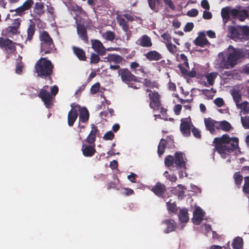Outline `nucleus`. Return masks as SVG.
I'll return each instance as SVG.
<instances>
[{
  "label": "nucleus",
  "mask_w": 249,
  "mask_h": 249,
  "mask_svg": "<svg viewBox=\"0 0 249 249\" xmlns=\"http://www.w3.org/2000/svg\"><path fill=\"white\" fill-rule=\"evenodd\" d=\"M239 139L237 137L231 138L228 134H225L220 137L214 139L213 143L214 148L223 158H226V152L231 153L239 148Z\"/></svg>",
  "instance_id": "1"
},
{
  "label": "nucleus",
  "mask_w": 249,
  "mask_h": 249,
  "mask_svg": "<svg viewBox=\"0 0 249 249\" xmlns=\"http://www.w3.org/2000/svg\"><path fill=\"white\" fill-rule=\"evenodd\" d=\"M53 68L54 66L52 62L45 57H41L38 60L35 66L37 76L50 81L51 83L53 81L52 74Z\"/></svg>",
  "instance_id": "2"
},
{
  "label": "nucleus",
  "mask_w": 249,
  "mask_h": 249,
  "mask_svg": "<svg viewBox=\"0 0 249 249\" xmlns=\"http://www.w3.org/2000/svg\"><path fill=\"white\" fill-rule=\"evenodd\" d=\"M229 53L227 60L223 58L219 64V68L228 69L232 68L237 64L238 61L242 57L243 54L239 49H235L230 45L229 46Z\"/></svg>",
  "instance_id": "3"
},
{
  "label": "nucleus",
  "mask_w": 249,
  "mask_h": 249,
  "mask_svg": "<svg viewBox=\"0 0 249 249\" xmlns=\"http://www.w3.org/2000/svg\"><path fill=\"white\" fill-rule=\"evenodd\" d=\"M118 73L121 79L124 83L126 84L129 87L134 89H138L140 87L135 85L134 83H142L141 79L138 77L135 76L127 68H122L118 71Z\"/></svg>",
  "instance_id": "4"
},
{
  "label": "nucleus",
  "mask_w": 249,
  "mask_h": 249,
  "mask_svg": "<svg viewBox=\"0 0 249 249\" xmlns=\"http://www.w3.org/2000/svg\"><path fill=\"white\" fill-rule=\"evenodd\" d=\"M39 38L40 41V50L45 54L53 53L56 49L52 38L47 31L40 33Z\"/></svg>",
  "instance_id": "5"
},
{
  "label": "nucleus",
  "mask_w": 249,
  "mask_h": 249,
  "mask_svg": "<svg viewBox=\"0 0 249 249\" xmlns=\"http://www.w3.org/2000/svg\"><path fill=\"white\" fill-rule=\"evenodd\" d=\"M136 16L134 13L129 10H125L120 13H117L116 20L118 24L121 26L124 32L128 30V22H132L135 20Z\"/></svg>",
  "instance_id": "6"
},
{
  "label": "nucleus",
  "mask_w": 249,
  "mask_h": 249,
  "mask_svg": "<svg viewBox=\"0 0 249 249\" xmlns=\"http://www.w3.org/2000/svg\"><path fill=\"white\" fill-rule=\"evenodd\" d=\"M21 20L18 18L13 20L11 25L9 26L2 31V35L6 37L12 38L14 36L18 35Z\"/></svg>",
  "instance_id": "7"
},
{
  "label": "nucleus",
  "mask_w": 249,
  "mask_h": 249,
  "mask_svg": "<svg viewBox=\"0 0 249 249\" xmlns=\"http://www.w3.org/2000/svg\"><path fill=\"white\" fill-rule=\"evenodd\" d=\"M48 87V85L44 86L42 89H40L37 96L44 102L45 107L49 109L52 108L53 105L54 97L47 90Z\"/></svg>",
  "instance_id": "8"
},
{
  "label": "nucleus",
  "mask_w": 249,
  "mask_h": 249,
  "mask_svg": "<svg viewBox=\"0 0 249 249\" xmlns=\"http://www.w3.org/2000/svg\"><path fill=\"white\" fill-rule=\"evenodd\" d=\"M34 3L33 0H26L21 6L15 9H10L9 11L11 13L15 12L13 15V16H18L22 17L26 14L27 11L32 8Z\"/></svg>",
  "instance_id": "9"
},
{
  "label": "nucleus",
  "mask_w": 249,
  "mask_h": 249,
  "mask_svg": "<svg viewBox=\"0 0 249 249\" xmlns=\"http://www.w3.org/2000/svg\"><path fill=\"white\" fill-rule=\"evenodd\" d=\"M17 43L6 38L0 37V47L8 53L14 54L17 53Z\"/></svg>",
  "instance_id": "10"
},
{
  "label": "nucleus",
  "mask_w": 249,
  "mask_h": 249,
  "mask_svg": "<svg viewBox=\"0 0 249 249\" xmlns=\"http://www.w3.org/2000/svg\"><path fill=\"white\" fill-rule=\"evenodd\" d=\"M146 91L148 92V96L150 100L149 106L154 110H158L161 106L160 95L157 91H152L147 89Z\"/></svg>",
  "instance_id": "11"
},
{
  "label": "nucleus",
  "mask_w": 249,
  "mask_h": 249,
  "mask_svg": "<svg viewBox=\"0 0 249 249\" xmlns=\"http://www.w3.org/2000/svg\"><path fill=\"white\" fill-rule=\"evenodd\" d=\"M190 117L187 118L182 119L180 124V130L184 137H189L191 135V129L193 127Z\"/></svg>",
  "instance_id": "12"
},
{
  "label": "nucleus",
  "mask_w": 249,
  "mask_h": 249,
  "mask_svg": "<svg viewBox=\"0 0 249 249\" xmlns=\"http://www.w3.org/2000/svg\"><path fill=\"white\" fill-rule=\"evenodd\" d=\"M90 41L91 47L95 52L101 56L106 54L107 50L99 40L92 39Z\"/></svg>",
  "instance_id": "13"
},
{
  "label": "nucleus",
  "mask_w": 249,
  "mask_h": 249,
  "mask_svg": "<svg viewBox=\"0 0 249 249\" xmlns=\"http://www.w3.org/2000/svg\"><path fill=\"white\" fill-rule=\"evenodd\" d=\"M77 33L79 38L86 44L89 43V38L86 27L80 23H77Z\"/></svg>",
  "instance_id": "14"
},
{
  "label": "nucleus",
  "mask_w": 249,
  "mask_h": 249,
  "mask_svg": "<svg viewBox=\"0 0 249 249\" xmlns=\"http://www.w3.org/2000/svg\"><path fill=\"white\" fill-rule=\"evenodd\" d=\"M91 130L84 141L89 144H95L96 136L99 134V130L94 124L91 125Z\"/></svg>",
  "instance_id": "15"
},
{
  "label": "nucleus",
  "mask_w": 249,
  "mask_h": 249,
  "mask_svg": "<svg viewBox=\"0 0 249 249\" xmlns=\"http://www.w3.org/2000/svg\"><path fill=\"white\" fill-rule=\"evenodd\" d=\"M151 191L155 195L163 198L166 191V187L164 184L158 182L152 187Z\"/></svg>",
  "instance_id": "16"
},
{
  "label": "nucleus",
  "mask_w": 249,
  "mask_h": 249,
  "mask_svg": "<svg viewBox=\"0 0 249 249\" xmlns=\"http://www.w3.org/2000/svg\"><path fill=\"white\" fill-rule=\"evenodd\" d=\"M204 217V213L200 207L196 208L193 212L192 221L196 225H199Z\"/></svg>",
  "instance_id": "17"
},
{
  "label": "nucleus",
  "mask_w": 249,
  "mask_h": 249,
  "mask_svg": "<svg viewBox=\"0 0 249 249\" xmlns=\"http://www.w3.org/2000/svg\"><path fill=\"white\" fill-rule=\"evenodd\" d=\"M95 145V144L89 145L83 144L82 146V151L83 155L86 157H92L96 152Z\"/></svg>",
  "instance_id": "18"
},
{
  "label": "nucleus",
  "mask_w": 249,
  "mask_h": 249,
  "mask_svg": "<svg viewBox=\"0 0 249 249\" xmlns=\"http://www.w3.org/2000/svg\"><path fill=\"white\" fill-rule=\"evenodd\" d=\"M174 162L178 169H185V161L183 160V153L177 152L175 154Z\"/></svg>",
  "instance_id": "19"
},
{
  "label": "nucleus",
  "mask_w": 249,
  "mask_h": 249,
  "mask_svg": "<svg viewBox=\"0 0 249 249\" xmlns=\"http://www.w3.org/2000/svg\"><path fill=\"white\" fill-rule=\"evenodd\" d=\"M138 45L142 47L150 48L152 46L151 38L146 35L142 36L136 42Z\"/></svg>",
  "instance_id": "20"
},
{
  "label": "nucleus",
  "mask_w": 249,
  "mask_h": 249,
  "mask_svg": "<svg viewBox=\"0 0 249 249\" xmlns=\"http://www.w3.org/2000/svg\"><path fill=\"white\" fill-rule=\"evenodd\" d=\"M44 4L41 2H36L35 3L33 13L35 17H41L45 13Z\"/></svg>",
  "instance_id": "21"
},
{
  "label": "nucleus",
  "mask_w": 249,
  "mask_h": 249,
  "mask_svg": "<svg viewBox=\"0 0 249 249\" xmlns=\"http://www.w3.org/2000/svg\"><path fill=\"white\" fill-rule=\"evenodd\" d=\"M232 96L237 107L239 109H242L244 111H247L248 103L247 102H244L240 103L241 100V96L238 93H234L233 94Z\"/></svg>",
  "instance_id": "22"
},
{
  "label": "nucleus",
  "mask_w": 249,
  "mask_h": 249,
  "mask_svg": "<svg viewBox=\"0 0 249 249\" xmlns=\"http://www.w3.org/2000/svg\"><path fill=\"white\" fill-rule=\"evenodd\" d=\"M204 123L206 129L211 134H214L215 132L214 126L215 124H218V121L214 120L209 117L204 119Z\"/></svg>",
  "instance_id": "23"
},
{
  "label": "nucleus",
  "mask_w": 249,
  "mask_h": 249,
  "mask_svg": "<svg viewBox=\"0 0 249 249\" xmlns=\"http://www.w3.org/2000/svg\"><path fill=\"white\" fill-rule=\"evenodd\" d=\"M162 223L167 227L165 231V233H166L175 231L177 227L176 222L172 219L164 220Z\"/></svg>",
  "instance_id": "24"
},
{
  "label": "nucleus",
  "mask_w": 249,
  "mask_h": 249,
  "mask_svg": "<svg viewBox=\"0 0 249 249\" xmlns=\"http://www.w3.org/2000/svg\"><path fill=\"white\" fill-rule=\"evenodd\" d=\"M149 61H158L162 58V55L158 52L153 50L148 52L144 54Z\"/></svg>",
  "instance_id": "25"
},
{
  "label": "nucleus",
  "mask_w": 249,
  "mask_h": 249,
  "mask_svg": "<svg viewBox=\"0 0 249 249\" xmlns=\"http://www.w3.org/2000/svg\"><path fill=\"white\" fill-rule=\"evenodd\" d=\"M78 115V112L76 109H71L68 114V124L69 126H73L77 118Z\"/></svg>",
  "instance_id": "26"
},
{
  "label": "nucleus",
  "mask_w": 249,
  "mask_h": 249,
  "mask_svg": "<svg viewBox=\"0 0 249 249\" xmlns=\"http://www.w3.org/2000/svg\"><path fill=\"white\" fill-rule=\"evenodd\" d=\"M72 49L74 54L80 60L83 61L87 60L85 52L82 48L76 46H72Z\"/></svg>",
  "instance_id": "27"
},
{
  "label": "nucleus",
  "mask_w": 249,
  "mask_h": 249,
  "mask_svg": "<svg viewBox=\"0 0 249 249\" xmlns=\"http://www.w3.org/2000/svg\"><path fill=\"white\" fill-rule=\"evenodd\" d=\"M130 69L132 71L136 74H139L140 73H142L143 74H145L143 67L142 66H141L139 63L135 61L131 62L130 65Z\"/></svg>",
  "instance_id": "28"
},
{
  "label": "nucleus",
  "mask_w": 249,
  "mask_h": 249,
  "mask_svg": "<svg viewBox=\"0 0 249 249\" xmlns=\"http://www.w3.org/2000/svg\"><path fill=\"white\" fill-rule=\"evenodd\" d=\"M89 112L87 108L82 107L79 110V121L80 122L84 123L89 121Z\"/></svg>",
  "instance_id": "29"
},
{
  "label": "nucleus",
  "mask_w": 249,
  "mask_h": 249,
  "mask_svg": "<svg viewBox=\"0 0 249 249\" xmlns=\"http://www.w3.org/2000/svg\"><path fill=\"white\" fill-rule=\"evenodd\" d=\"M149 8L155 12H158L159 10V6L161 3V0H147Z\"/></svg>",
  "instance_id": "30"
},
{
  "label": "nucleus",
  "mask_w": 249,
  "mask_h": 249,
  "mask_svg": "<svg viewBox=\"0 0 249 249\" xmlns=\"http://www.w3.org/2000/svg\"><path fill=\"white\" fill-rule=\"evenodd\" d=\"M107 59L110 63L113 62L116 64L121 63L123 59L121 56L115 54H108Z\"/></svg>",
  "instance_id": "31"
},
{
  "label": "nucleus",
  "mask_w": 249,
  "mask_h": 249,
  "mask_svg": "<svg viewBox=\"0 0 249 249\" xmlns=\"http://www.w3.org/2000/svg\"><path fill=\"white\" fill-rule=\"evenodd\" d=\"M36 32V25L35 23L33 22L30 24L28 26L27 30V36L26 38V41H31L32 40L33 36Z\"/></svg>",
  "instance_id": "32"
},
{
  "label": "nucleus",
  "mask_w": 249,
  "mask_h": 249,
  "mask_svg": "<svg viewBox=\"0 0 249 249\" xmlns=\"http://www.w3.org/2000/svg\"><path fill=\"white\" fill-rule=\"evenodd\" d=\"M243 239L241 237L237 236L234 238L232 247L233 249H241L243 246Z\"/></svg>",
  "instance_id": "33"
},
{
  "label": "nucleus",
  "mask_w": 249,
  "mask_h": 249,
  "mask_svg": "<svg viewBox=\"0 0 249 249\" xmlns=\"http://www.w3.org/2000/svg\"><path fill=\"white\" fill-rule=\"evenodd\" d=\"M230 14V8L229 7H226L221 9V15L224 23H226L229 20Z\"/></svg>",
  "instance_id": "34"
},
{
  "label": "nucleus",
  "mask_w": 249,
  "mask_h": 249,
  "mask_svg": "<svg viewBox=\"0 0 249 249\" xmlns=\"http://www.w3.org/2000/svg\"><path fill=\"white\" fill-rule=\"evenodd\" d=\"M179 220L182 223H186L189 220L188 211L186 209H181L178 213Z\"/></svg>",
  "instance_id": "35"
},
{
  "label": "nucleus",
  "mask_w": 249,
  "mask_h": 249,
  "mask_svg": "<svg viewBox=\"0 0 249 249\" xmlns=\"http://www.w3.org/2000/svg\"><path fill=\"white\" fill-rule=\"evenodd\" d=\"M218 75V73L217 72H212L206 75V78L210 86H213L214 84L215 79Z\"/></svg>",
  "instance_id": "36"
},
{
  "label": "nucleus",
  "mask_w": 249,
  "mask_h": 249,
  "mask_svg": "<svg viewBox=\"0 0 249 249\" xmlns=\"http://www.w3.org/2000/svg\"><path fill=\"white\" fill-rule=\"evenodd\" d=\"M194 43L196 46L204 47L210 44L206 37H197L194 40Z\"/></svg>",
  "instance_id": "37"
},
{
  "label": "nucleus",
  "mask_w": 249,
  "mask_h": 249,
  "mask_svg": "<svg viewBox=\"0 0 249 249\" xmlns=\"http://www.w3.org/2000/svg\"><path fill=\"white\" fill-rule=\"evenodd\" d=\"M166 142L164 139H161L158 147V153L159 157H160L164 152L165 149Z\"/></svg>",
  "instance_id": "38"
},
{
  "label": "nucleus",
  "mask_w": 249,
  "mask_h": 249,
  "mask_svg": "<svg viewBox=\"0 0 249 249\" xmlns=\"http://www.w3.org/2000/svg\"><path fill=\"white\" fill-rule=\"evenodd\" d=\"M220 126L221 130L226 132L229 131L232 128L231 124L225 120L220 122Z\"/></svg>",
  "instance_id": "39"
},
{
  "label": "nucleus",
  "mask_w": 249,
  "mask_h": 249,
  "mask_svg": "<svg viewBox=\"0 0 249 249\" xmlns=\"http://www.w3.org/2000/svg\"><path fill=\"white\" fill-rule=\"evenodd\" d=\"M233 178L234 179L235 183L239 188L243 180V177L240 175V172H236L234 174Z\"/></svg>",
  "instance_id": "40"
},
{
  "label": "nucleus",
  "mask_w": 249,
  "mask_h": 249,
  "mask_svg": "<svg viewBox=\"0 0 249 249\" xmlns=\"http://www.w3.org/2000/svg\"><path fill=\"white\" fill-rule=\"evenodd\" d=\"M102 36L105 39L110 41H112L115 39V34L111 31H107Z\"/></svg>",
  "instance_id": "41"
},
{
  "label": "nucleus",
  "mask_w": 249,
  "mask_h": 249,
  "mask_svg": "<svg viewBox=\"0 0 249 249\" xmlns=\"http://www.w3.org/2000/svg\"><path fill=\"white\" fill-rule=\"evenodd\" d=\"M99 54H98L97 53H91L90 55V62L91 64H97L100 61V58L99 57Z\"/></svg>",
  "instance_id": "42"
},
{
  "label": "nucleus",
  "mask_w": 249,
  "mask_h": 249,
  "mask_svg": "<svg viewBox=\"0 0 249 249\" xmlns=\"http://www.w3.org/2000/svg\"><path fill=\"white\" fill-rule=\"evenodd\" d=\"M243 191L247 194H249V176L244 178V184L243 187Z\"/></svg>",
  "instance_id": "43"
},
{
  "label": "nucleus",
  "mask_w": 249,
  "mask_h": 249,
  "mask_svg": "<svg viewBox=\"0 0 249 249\" xmlns=\"http://www.w3.org/2000/svg\"><path fill=\"white\" fill-rule=\"evenodd\" d=\"M166 204L168 211L172 213H175L176 212L177 206L174 202L171 203V200H170L169 201L166 202Z\"/></svg>",
  "instance_id": "44"
},
{
  "label": "nucleus",
  "mask_w": 249,
  "mask_h": 249,
  "mask_svg": "<svg viewBox=\"0 0 249 249\" xmlns=\"http://www.w3.org/2000/svg\"><path fill=\"white\" fill-rule=\"evenodd\" d=\"M241 121L243 127L245 129H249V116H245L241 117Z\"/></svg>",
  "instance_id": "45"
},
{
  "label": "nucleus",
  "mask_w": 249,
  "mask_h": 249,
  "mask_svg": "<svg viewBox=\"0 0 249 249\" xmlns=\"http://www.w3.org/2000/svg\"><path fill=\"white\" fill-rule=\"evenodd\" d=\"M248 16L249 14L248 11L247 10H243L239 11V14L237 17L240 21H243L246 18L248 17Z\"/></svg>",
  "instance_id": "46"
},
{
  "label": "nucleus",
  "mask_w": 249,
  "mask_h": 249,
  "mask_svg": "<svg viewBox=\"0 0 249 249\" xmlns=\"http://www.w3.org/2000/svg\"><path fill=\"white\" fill-rule=\"evenodd\" d=\"M174 162V159L173 156L168 155L166 156L164 160L165 165L167 167H170L173 165Z\"/></svg>",
  "instance_id": "47"
},
{
  "label": "nucleus",
  "mask_w": 249,
  "mask_h": 249,
  "mask_svg": "<svg viewBox=\"0 0 249 249\" xmlns=\"http://www.w3.org/2000/svg\"><path fill=\"white\" fill-rule=\"evenodd\" d=\"M166 178L171 182H175L177 180L176 176L174 174L169 175L168 172L166 171L163 174Z\"/></svg>",
  "instance_id": "48"
},
{
  "label": "nucleus",
  "mask_w": 249,
  "mask_h": 249,
  "mask_svg": "<svg viewBox=\"0 0 249 249\" xmlns=\"http://www.w3.org/2000/svg\"><path fill=\"white\" fill-rule=\"evenodd\" d=\"M192 132L194 136L197 139H200L201 137V135L200 134V131L199 130L193 126V127L192 128Z\"/></svg>",
  "instance_id": "49"
},
{
  "label": "nucleus",
  "mask_w": 249,
  "mask_h": 249,
  "mask_svg": "<svg viewBox=\"0 0 249 249\" xmlns=\"http://www.w3.org/2000/svg\"><path fill=\"white\" fill-rule=\"evenodd\" d=\"M114 137V133L111 131H109L105 134L103 139L105 140H112Z\"/></svg>",
  "instance_id": "50"
},
{
  "label": "nucleus",
  "mask_w": 249,
  "mask_h": 249,
  "mask_svg": "<svg viewBox=\"0 0 249 249\" xmlns=\"http://www.w3.org/2000/svg\"><path fill=\"white\" fill-rule=\"evenodd\" d=\"M143 85L146 87H148V88H154V87H155V82H152L150 80H149L147 78H145L144 80V82H143Z\"/></svg>",
  "instance_id": "51"
},
{
  "label": "nucleus",
  "mask_w": 249,
  "mask_h": 249,
  "mask_svg": "<svg viewBox=\"0 0 249 249\" xmlns=\"http://www.w3.org/2000/svg\"><path fill=\"white\" fill-rule=\"evenodd\" d=\"M100 85L99 83L94 84L90 89V91L92 94L97 93L100 89Z\"/></svg>",
  "instance_id": "52"
},
{
  "label": "nucleus",
  "mask_w": 249,
  "mask_h": 249,
  "mask_svg": "<svg viewBox=\"0 0 249 249\" xmlns=\"http://www.w3.org/2000/svg\"><path fill=\"white\" fill-rule=\"evenodd\" d=\"M229 31L233 37H237L238 32L235 27L233 26H230L229 27Z\"/></svg>",
  "instance_id": "53"
},
{
  "label": "nucleus",
  "mask_w": 249,
  "mask_h": 249,
  "mask_svg": "<svg viewBox=\"0 0 249 249\" xmlns=\"http://www.w3.org/2000/svg\"><path fill=\"white\" fill-rule=\"evenodd\" d=\"M24 64L23 62H17L16 68V72L17 74H20L23 68Z\"/></svg>",
  "instance_id": "54"
},
{
  "label": "nucleus",
  "mask_w": 249,
  "mask_h": 249,
  "mask_svg": "<svg viewBox=\"0 0 249 249\" xmlns=\"http://www.w3.org/2000/svg\"><path fill=\"white\" fill-rule=\"evenodd\" d=\"M165 140L166 144L168 145L169 148H172L174 146V141L170 137L168 136Z\"/></svg>",
  "instance_id": "55"
},
{
  "label": "nucleus",
  "mask_w": 249,
  "mask_h": 249,
  "mask_svg": "<svg viewBox=\"0 0 249 249\" xmlns=\"http://www.w3.org/2000/svg\"><path fill=\"white\" fill-rule=\"evenodd\" d=\"M198 14V11L196 9H192L187 12V15L190 17H195Z\"/></svg>",
  "instance_id": "56"
},
{
  "label": "nucleus",
  "mask_w": 249,
  "mask_h": 249,
  "mask_svg": "<svg viewBox=\"0 0 249 249\" xmlns=\"http://www.w3.org/2000/svg\"><path fill=\"white\" fill-rule=\"evenodd\" d=\"M72 11L76 12L77 14H81L84 12L83 8L77 5L72 7Z\"/></svg>",
  "instance_id": "57"
},
{
  "label": "nucleus",
  "mask_w": 249,
  "mask_h": 249,
  "mask_svg": "<svg viewBox=\"0 0 249 249\" xmlns=\"http://www.w3.org/2000/svg\"><path fill=\"white\" fill-rule=\"evenodd\" d=\"M194 27V24L192 22H188L185 25L184 28V31L185 32H190L192 30Z\"/></svg>",
  "instance_id": "58"
},
{
  "label": "nucleus",
  "mask_w": 249,
  "mask_h": 249,
  "mask_svg": "<svg viewBox=\"0 0 249 249\" xmlns=\"http://www.w3.org/2000/svg\"><path fill=\"white\" fill-rule=\"evenodd\" d=\"M164 3L167 5L171 10H175L176 7L172 0H163Z\"/></svg>",
  "instance_id": "59"
},
{
  "label": "nucleus",
  "mask_w": 249,
  "mask_h": 249,
  "mask_svg": "<svg viewBox=\"0 0 249 249\" xmlns=\"http://www.w3.org/2000/svg\"><path fill=\"white\" fill-rule=\"evenodd\" d=\"M214 102L218 107H222L224 104V102L223 99L219 97L216 98L214 100Z\"/></svg>",
  "instance_id": "60"
},
{
  "label": "nucleus",
  "mask_w": 249,
  "mask_h": 249,
  "mask_svg": "<svg viewBox=\"0 0 249 249\" xmlns=\"http://www.w3.org/2000/svg\"><path fill=\"white\" fill-rule=\"evenodd\" d=\"M161 37L167 43L171 42V36L168 33H165L161 35Z\"/></svg>",
  "instance_id": "61"
},
{
  "label": "nucleus",
  "mask_w": 249,
  "mask_h": 249,
  "mask_svg": "<svg viewBox=\"0 0 249 249\" xmlns=\"http://www.w3.org/2000/svg\"><path fill=\"white\" fill-rule=\"evenodd\" d=\"M123 194L125 196H128L134 194V191L130 188H124L123 189Z\"/></svg>",
  "instance_id": "62"
},
{
  "label": "nucleus",
  "mask_w": 249,
  "mask_h": 249,
  "mask_svg": "<svg viewBox=\"0 0 249 249\" xmlns=\"http://www.w3.org/2000/svg\"><path fill=\"white\" fill-rule=\"evenodd\" d=\"M202 7L206 10H209L210 6L207 0H202L201 1Z\"/></svg>",
  "instance_id": "63"
},
{
  "label": "nucleus",
  "mask_w": 249,
  "mask_h": 249,
  "mask_svg": "<svg viewBox=\"0 0 249 249\" xmlns=\"http://www.w3.org/2000/svg\"><path fill=\"white\" fill-rule=\"evenodd\" d=\"M166 47L168 50L172 53L174 52V50L176 48V45H173L171 42L167 43Z\"/></svg>",
  "instance_id": "64"
}]
</instances>
